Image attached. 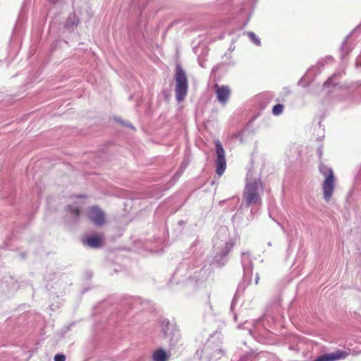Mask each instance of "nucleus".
<instances>
[{
	"label": "nucleus",
	"mask_w": 361,
	"mask_h": 361,
	"mask_svg": "<svg viewBox=\"0 0 361 361\" xmlns=\"http://www.w3.org/2000/svg\"><path fill=\"white\" fill-rule=\"evenodd\" d=\"M247 188H248V182H247V183H246V184H245V190H246Z\"/></svg>",
	"instance_id": "nucleus-20"
},
{
	"label": "nucleus",
	"mask_w": 361,
	"mask_h": 361,
	"mask_svg": "<svg viewBox=\"0 0 361 361\" xmlns=\"http://www.w3.org/2000/svg\"><path fill=\"white\" fill-rule=\"evenodd\" d=\"M82 243L90 248H99L103 246L102 238L99 235H92L82 239Z\"/></svg>",
	"instance_id": "nucleus-9"
},
{
	"label": "nucleus",
	"mask_w": 361,
	"mask_h": 361,
	"mask_svg": "<svg viewBox=\"0 0 361 361\" xmlns=\"http://www.w3.org/2000/svg\"><path fill=\"white\" fill-rule=\"evenodd\" d=\"M263 192V186L260 181H255L250 185V204H257L260 201L259 195Z\"/></svg>",
	"instance_id": "nucleus-8"
},
{
	"label": "nucleus",
	"mask_w": 361,
	"mask_h": 361,
	"mask_svg": "<svg viewBox=\"0 0 361 361\" xmlns=\"http://www.w3.org/2000/svg\"><path fill=\"white\" fill-rule=\"evenodd\" d=\"M214 145L216 154V159L215 161L216 172L219 176H221L226 169V161L225 158L226 153L219 140H215Z\"/></svg>",
	"instance_id": "nucleus-5"
},
{
	"label": "nucleus",
	"mask_w": 361,
	"mask_h": 361,
	"mask_svg": "<svg viewBox=\"0 0 361 361\" xmlns=\"http://www.w3.org/2000/svg\"><path fill=\"white\" fill-rule=\"evenodd\" d=\"M259 276L258 274H257L256 276V278H255V283L257 284L258 282H259Z\"/></svg>",
	"instance_id": "nucleus-19"
},
{
	"label": "nucleus",
	"mask_w": 361,
	"mask_h": 361,
	"mask_svg": "<svg viewBox=\"0 0 361 361\" xmlns=\"http://www.w3.org/2000/svg\"><path fill=\"white\" fill-rule=\"evenodd\" d=\"M153 361H169L170 355L162 348H159L153 354Z\"/></svg>",
	"instance_id": "nucleus-10"
},
{
	"label": "nucleus",
	"mask_w": 361,
	"mask_h": 361,
	"mask_svg": "<svg viewBox=\"0 0 361 361\" xmlns=\"http://www.w3.org/2000/svg\"><path fill=\"white\" fill-rule=\"evenodd\" d=\"M228 231L227 228H225L221 233L218 235L214 240L216 255L214 257V261L220 266H222L226 263L225 258L236 240L235 236L231 239H227L226 235Z\"/></svg>",
	"instance_id": "nucleus-1"
},
{
	"label": "nucleus",
	"mask_w": 361,
	"mask_h": 361,
	"mask_svg": "<svg viewBox=\"0 0 361 361\" xmlns=\"http://www.w3.org/2000/svg\"><path fill=\"white\" fill-rule=\"evenodd\" d=\"M66 210L71 219H76L80 215V208L78 206L68 205L66 207Z\"/></svg>",
	"instance_id": "nucleus-11"
},
{
	"label": "nucleus",
	"mask_w": 361,
	"mask_h": 361,
	"mask_svg": "<svg viewBox=\"0 0 361 361\" xmlns=\"http://www.w3.org/2000/svg\"><path fill=\"white\" fill-rule=\"evenodd\" d=\"M349 353L344 350H337L330 353L323 354L317 357L314 361H336L345 359Z\"/></svg>",
	"instance_id": "nucleus-6"
},
{
	"label": "nucleus",
	"mask_w": 361,
	"mask_h": 361,
	"mask_svg": "<svg viewBox=\"0 0 361 361\" xmlns=\"http://www.w3.org/2000/svg\"><path fill=\"white\" fill-rule=\"evenodd\" d=\"M250 38L255 44L257 46L260 45V39L258 38L253 32H250Z\"/></svg>",
	"instance_id": "nucleus-15"
},
{
	"label": "nucleus",
	"mask_w": 361,
	"mask_h": 361,
	"mask_svg": "<svg viewBox=\"0 0 361 361\" xmlns=\"http://www.w3.org/2000/svg\"><path fill=\"white\" fill-rule=\"evenodd\" d=\"M170 326V322L167 319H164L161 322V331L164 334V337H166L167 331L169 330V327Z\"/></svg>",
	"instance_id": "nucleus-14"
},
{
	"label": "nucleus",
	"mask_w": 361,
	"mask_h": 361,
	"mask_svg": "<svg viewBox=\"0 0 361 361\" xmlns=\"http://www.w3.org/2000/svg\"><path fill=\"white\" fill-rule=\"evenodd\" d=\"M78 24V20L75 19V16H70L66 21V26H74Z\"/></svg>",
	"instance_id": "nucleus-16"
},
{
	"label": "nucleus",
	"mask_w": 361,
	"mask_h": 361,
	"mask_svg": "<svg viewBox=\"0 0 361 361\" xmlns=\"http://www.w3.org/2000/svg\"><path fill=\"white\" fill-rule=\"evenodd\" d=\"M87 216L96 226H103L107 223L106 214L97 205L91 206L87 209Z\"/></svg>",
	"instance_id": "nucleus-4"
},
{
	"label": "nucleus",
	"mask_w": 361,
	"mask_h": 361,
	"mask_svg": "<svg viewBox=\"0 0 361 361\" xmlns=\"http://www.w3.org/2000/svg\"><path fill=\"white\" fill-rule=\"evenodd\" d=\"M214 89L216 94L218 102L223 106L226 105L231 96L230 88L226 85H219L216 84Z\"/></svg>",
	"instance_id": "nucleus-7"
},
{
	"label": "nucleus",
	"mask_w": 361,
	"mask_h": 361,
	"mask_svg": "<svg viewBox=\"0 0 361 361\" xmlns=\"http://www.w3.org/2000/svg\"><path fill=\"white\" fill-rule=\"evenodd\" d=\"M283 109H284L283 105L280 104H276V105L274 106V107L272 109V114L274 116H279L282 114Z\"/></svg>",
	"instance_id": "nucleus-13"
},
{
	"label": "nucleus",
	"mask_w": 361,
	"mask_h": 361,
	"mask_svg": "<svg viewBox=\"0 0 361 361\" xmlns=\"http://www.w3.org/2000/svg\"><path fill=\"white\" fill-rule=\"evenodd\" d=\"M176 99L178 102H183L188 93V81L185 71L180 65H177L175 74Z\"/></svg>",
	"instance_id": "nucleus-3"
},
{
	"label": "nucleus",
	"mask_w": 361,
	"mask_h": 361,
	"mask_svg": "<svg viewBox=\"0 0 361 361\" xmlns=\"http://www.w3.org/2000/svg\"><path fill=\"white\" fill-rule=\"evenodd\" d=\"M181 338L180 334L178 331H173L171 333V336L170 338V346L171 348H175L176 345L178 343Z\"/></svg>",
	"instance_id": "nucleus-12"
},
{
	"label": "nucleus",
	"mask_w": 361,
	"mask_h": 361,
	"mask_svg": "<svg viewBox=\"0 0 361 361\" xmlns=\"http://www.w3.org/2000/svg\"><path fill=\"white\" fill-rule=\"evenodd\" d=\"M244 200H245V202L247 204H248V195H247L245 192L244 193Z\"/></svg>",
	"instance_id": "nucleus-18"
},
{
	"label": "nucleus",
	"mask_w": 361,
	"mask_h": 361,
	"mask_svg": "<svg viewBox=\"0 0 361 361\" xmlns=\"http://www.w3.org/2000/svg\"><path fill=\"white\" fill-rule=\"evenodd\" d=\"M319 171L325 177L322 187L324 199L326 202H329L335 189L336 178L334 171L324 164H319Z\"/></svg>",
	"instance_id": "nucleus-2"
},
{
	"label": "nucleus",
	"mask_w": 361,
	"mask_h": 361,
	"mask_svg": "<svg viewBox=\"0 0 361 361\" xmlns=\"http://www.w3.org/2000/svg\"><path fill=\"white\" fill-rule=\"evenodd\" d=\"M66 356L63 354H56L54 356V361H65Z\"/></svg>",
	"instance_id": "nucleus-17"
}]
</instances>
